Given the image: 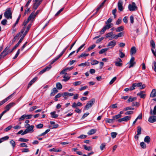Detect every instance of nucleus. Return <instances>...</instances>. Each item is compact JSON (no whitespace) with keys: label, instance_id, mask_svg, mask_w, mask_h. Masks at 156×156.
<instances>
[{"label":"nucleus","instance_id":"nucleus-1","mask_svg":"<svg viewBox=\"0 0 156 156\" xmlns=\"http://www.w3.org/2000/svg\"><path fill=\"white\" fill-rule=\"evenodd\" d=\"M150 113L151 115H154V116H150L149 119L148 121L151 123H153L156 121V105H155L153 111L152 109L150 110Z\"/></svg>","mask_w":156,"mask_h":156},{"label":"nucleus","instance_id":"nucleus-2","mask_svg":"<svg viewBox=\"0 0 156 156\" xmlns=\"http://www.w3.org/2000/svg\"><path fill=\"white\" fill-rule=\"evenodd\" d=\"M10 47V46H7L4 49V50L2 51V53L0 54V57L1 58H4L9 53H10V51H9V49Z\"/></svg>","mask_w":156,"mask_h":156},{"label":"nucleus","instance_id":"nucleus-3","mask_svg":"<svg viewBox=\"0 0 156 156\" xmlns=\"http://www.w3.org/2000/svg\"><path fill=\"white\" fill-rule=\"evenodd\" d=\"M12 12L10 8H9L6 10L5 12L4 16L8 19L12 18Z\"/></svg>","mask_w":156,"mask_h":156},{"label":"nucleus","instance_id":"nucleus-4","mask_svg":"<svg viewBox=\"0 0 156 156\" xmlns=\"http://www.w3.org/2000/svg\"><path fill=\"white\" fill-rule=\"evenodd\" d=\"M28 125L29 126L27 127V128L24 130L23 133H22V135H23L25 134L31 132V131L32 132H33V129L34 128V126L33 125L30 126V125L29 124H28Z\"/></svg>","mask_w":156,"mask_h":156},{"label":"nucleus","instance_id":"nucleus-5","mask_svg":"<svg viewBox=\"0 0 156 156\" xmlns=\"http://www.w3.org/2000/svg\"><path fill=\"white\" fill-rule=\"evenodd\" d=\"M128 9L130 11H133L137 9V7L136 6L135 3L133 2L132 4H129Z\"/></svg>","mask_w":156,"mask_h":156},{"label":"nucleus","instance_id":"nucleus-6","mask_svg":"<svg viewBox=\"0 0 156 156\" xmlns=\"http://www.w3.org/2000/svg\"><path fill=\"white\" fill-rule=\"evenodd\" d=\"M15 92L13 93L12 94H11L6 98L2 100V101H0V106L3 105L4 103H5V102H7L10 99L12 98L14 95V94Z\"/></svg>","mask_w":156,"mask_h":156},{"label":"nucleus","instance_id":"nucleus-7","mask_svg":"<svg viewBox=\"0 0 156 156\" xmlns=\"http://www.w3.org/2000/svg\"><path fill=\"white\" fill-rule=\"evenodd\" d=\"M113 24L110 23L109 24H106V25L103 27L102 29L101 30L100 33L101 34H103L106 30L108 29L113 26Z\"/></svg>","mask_w":156,"mask_h":156},{"label":"nucleus","instance_id":"nucleus-8","mask_svg":"<svg viewBox=\"0 0 156 156\" xmlns=\"http://www.w3.org/2000/svg\"><path fill=\"white\" fill-rule=\"evenodd\" d=\"M16 105L15 102H11L7 105L5 108V109L7 112L8 111L10 108L15 106Z\"/></svg>","mask_w":156,"mask_h":156},{"label":"nucleus","instance_id":"nucleus-9","mask_svg":"<svg viewBox=\"0 0 156 156\" xmlns=\"http://www.w3.org/2000/svg\"><path fill=\"white\" fill-rule=\"evenodd\" d=\"M135 58L133 57H132L130 59L129 62L128 64H129V68L133 67L136 64V62L134 61Z\"/></svg>","mask_w":156,"mask_h":156},{"label":"nucleus","instance_id":"nucleus-10","mask_svg":"<svg viewBox=\"0 0 156 156\" xmlns=\"http://www.w3.org/2000/svg\"><path fill=\"white\" fill-rule=\"evenodd\" d=\"M123 2L121 0H119L118 3V7L119 10L120 11H122L123 10V7L122 6Z\"/></svg>","mask_w":156,"mask_h":156},{"label":"nucleus","instance_id":"nucleus-11","mask_svg":"<svg viewBox=\"0 0 156 156\" xmlns=\"http://www.w3.org/2000/svg\"><path fill=\"white\" fill-rule=\"evenodd\" d=\"M134 84L135 87H139L140 89H144L146 87L145 85V84L142 85V83L141 82H140L138 83H134Z\"/></svg>","mask_w":156,"mask_h":156},{"label":"nucleus","instance_id":"nucleus-12","mask_svg":"<svg viewBox=\"0 0 156 156\" xmlns=\"http://www.w3.org/2000/svg\"><path fill=\"white\" fill-rule=\"evenodd\" d=\"M52 66L51 65L46 66L45 68L41 70L40 72V74H42L44 73L45 72L49 70L51 68Z\"/></svg>","mask_w":156,"mask_h":156},{"label":"nucleus","instance_id":"nucleus-13","mask_svg":"<svg viewBox=\"0 0 156 156\" xmlns=\"http://www.w3.org/2000/svg\"><path fill=\"white\" fill-rule=\"evenodd\" d=\"M37 79V77H35L31 80L28 84L27 89H28Z\"/></svg>","mask_w":156,"mask_h":156},{"label":"nucleus","instance_id":"nucleus-14","mask_svg":"<svg viewBox=\"0 0 156 156\" xmlns=\"http://www.w3.org/2000/svg\"><path fill=\"white\" fill-rule=\"evenodd\" d=\"M23 39V37H21L20 40L18 42L17 44H16L10 51V52H12L15 49H16L19 46L20 43L22 42Z\"/></svg>","mask_w":156,"mask_h":156},{"label":"nucleus","instance_id":"nucleus-15","mask_svg":"<svg viewBox=\"0 0 156 156\" xmlns=\"http://www.w3.org/2000/svg\"><path fill=\"white\" fill-rule=\"evenodd\" d=\"M145 91H141L138 93L137 94V95L139 96L141 98H145L146 96V94H145Z\"/></svg>","mask_w":156,"mask_h":156},{"label":"nucleus","instance_id":"nucleus-16","mask_svg":"<svg viewBox=\"0 0 156 156\" xmlns=\"http://www.w3.org/2000/svg\"><path fill=\"white\" fill-rule=\"evenodd\" d=\"M116 44V41L115 40H113L112 41H110L109 43H108L107 45V46H110L111 47L110 48H112Z\"/></svg>","mask_w":156,"mask_h":156},{"label":"nucleus","instance_id":"nucleus-17","mask_svg":"<svg viewBox=\"0 0 156 156\" xmlns=\"http://www.w3.org/2000/svg\"><path fill=\"white\" fill-rule=\"evenodd\" d=\"M41 2L42 1H40L39 2L38 1L37 2H35V3L34 4L33 7L34 10L37 9L38 7L41 4Z\"/></svg>","mask_w":156,"mask_h":156},{"label":"nucleus","instance_id":"nucleus-18","mask_svg":"<svg viewBox=\"0 0 156 156\" xmlns=\"http://www.w3.org/2000/svg\"><path fill=\"white\" fill-rule=\"evenodd\" d=\"M36 16L34 14V11L32 12L30 14V15L28 17V20H31V21L32 22L33 20L35 18Z\"/></svg>","mask_w":156,"mask_h":156},{"label":"nucleus","instance_id":"nucleus-19","mask_svg":"<svg viewBox=\"0 0 156 156\" xmlns=\"http://www.w3.org/2000/svg\"><path fill=\"white\" fill-rule=\"evenodd\" d=\"M95 99L94 98L91 99L88 101V108L91 107L94 105L95 102Z\"/></svg>","mask_w":156,"mask_h":156},{"label":"nucleus","instance_id":"nucleus-20","mask_svg":"<svg viewBox=\"0 0 156 156\" xmlns=\"http://www.w3.org/2000/svg\"><path fill=\"white\" fill-rule=\"evenodd\" d=\"M58 90L56 89V88L54 87L53 88L51 91V93L50 94L51 96H54L56 93L58 92Z\"/></svg>","mask_w":156,"mask_h":156},{"label":"nucleus","instance_id":"nucleus-21","mask_svg":"<svg viewBox=\"0 0 156 156\" xmlns=\"http://www.w3.org/2000/svg\"><path fill=\"white\" fill-rule=\"evenodd\" d=\"M68 74L67 73H66V75L63 76L64 79L62 80V81L66 82L69 80L70 77L68 76Z\"/></svg>","mask_w":156,"mask_h":156},{"label":"nucleus","instance_id":"nucleus-22","mask_svg":"<svg viewBox=\"0 0 156 156\" xmlns=\"http://www.w3.org/2000/svg\"><path fill=\"white\" fill-rule=\"evenodd\" d=\"M88 56V54L84 52L82 53L80 55H79L78 58H82L83 59H85Z\"/></svg>","mask_w":156,"mask_h":156},{"label":"nucleus","instance_id":"nucleus-23","mask_svg":"<svg viewBox=\"0 0 156 156\" xmlns=\"http://www.w3.org/2000/svg\"><path fill=\"white\" fill-rule=\"evenodd\" d=\"M150 96L151 97L154 98L156 96V89H153L151 92Z\"/></svg>","mask_w":156,"mask_h":156},{"label":"nucleus","instance_id":"nucleus-24","mask_svg":"<svg viewBox=\"0 0 156 156\" xmlns=\"http://www.w3.org/2000/svg\"><path fill=\"white\" fill-rule=\"evenodd\" d=\"M21 34L20 32H19L14 37V38H13L12 42H14L18 38L21 36Z\"/></svg>","mask_w":156,"mask_h":156},{"label":"nucleus","instance_id":"nucleus-25","mask_svg":"<svg viewBox=\"0 0 156 156\" xmlns=\"http://www.w3.org/2000/svg\"><path fill=\"white\" fill-rule=\"evenodd\" d=\"M73 95V93H69L68 92H64L62 93V96L63 97L64 96H72Z\"/></svg>","mask_w":156,"mask_h":156},{"label":"nucleus","instance_id":"nucleus-26","mask_svg":"<svg viewBox=\"0 0 156 156\" xmlns=\"http://www.w3.org/2000/svg\"><path fill=\"white\" fill-rule=\"evenodd\" d=\"M136 49L135 47H133L131 48L130 54L132 55L136 53Z\"/></svg>","mask_w":156,"mask_h":156},{"label":"nucleus","instance_id":"nucleus-27","mask_svg":"<svg viewBox=\"0 0 156 156\" xmlns=\"http://www.w3.org/2000/svg\"><path fill=\"white\" fill-rule=\"evenodd\" d=\"M85 45V44H83L77 50L76 53H78L79 51H82L84 48L83 47Z\"/></svg>","mask_w":156,"mask_h":156},{"label":"nucleus","instance_id":"nucleus-28","mask_svg":"<svg viewBox=\"0 0 156 156\" xmlns=\"http://www.w3.org/2000/svg\"><path fill=\"white\" fill-rule=\"evenodd\" d=\"M151 138L148 136H146L144 139V141L148 144L149 143L150 141Z\"/></svg>","mask_w":156,"mask_h":156},{"label":"nucleus","instance_id":"nucleus-29","mask_svg":"<svg viewBox=\"0 0 156 156\" xmlns=\"http://www.w3.org/2000/svg\"><path fill=\"white\" fill-rule=\"evenodd\" d=\"M97 131V129H92L88 132V134L92 135L95 133Z\"/></svg>","mask_w":156,"mask_h":156},{"label":"nucleus","instance_id":"nucleus-30","mask_svg":"<svg viewBox=\"0 0 156 156\" xmlns=\"http://www.w3.org/2000/svg\"><path fill=\"white\" fill-rule=\"evenodd\" d=\"M124 30V27L122 26L118 27L116 30V31L117 32H119L123 30Z\"/></svg>","mask_w":156,"mask_h":156},{"label":"nucleus","instance_id":"nucleus-31","mask_svg":"<svg viewBox=\"0 0 156 156\" xmlns=\"http://www.w3.org/2000/svg\"><path fill=\"white\" fill-rule=\"evenodd\" d=\"M108 49V48H106L101 49L99 51V54H102L105 52Z\"/></svg>","mask_w":156,"mask_h":156},{"label":"nucleus","instance_id":"nucleus-32","mask_svg":"<svg viewBox=\"0 0 156 156\" xmlns=\"http://www.w3.org/2000/svg\"><path fill=\"white\" fill-rule=\"evenodd\" d=\"M56 87L58 89L60 90L62 89V86L61 84L60 83H57L56 84Z\"/></svg>","mask_w":156,"mask_h":156},{"label":"nucleus","instance_id":"nucleus-33","mask_svg":"<svg viewBox=\"0 0 156 156\" xmlns=\"http://www.w3.org/2000/svg\"><path fill=\"white\" fill-rule=\"evenodd\" d=\"M55 113V112H52L50 113V114L51 115L52 118H56L58 116V115L57 114H56Z\"/></svg>","mask_w":156,"mask_h":156},{"label":"nucleus","instance_id":"nucleus-34","mask_svg":"<svg viewBox=\"0 0 156 156\" xmlns=\"http://www.w3.org/2000/svg\"><path fill=\"white\" fill-rule=\"evenodd\" d=\"M137 135H140L141 133V128L140 126H137Z\"/></svg>","mask_w":156,"mask_h":156},{"label":"nucleus","instance_id":"nucleus-35","mask_svg":"<svg viewBox=\"0 0 156 156\" xmlns=\"http://www.w3.org/2000/svg\"><path fill=\"white\" fill-rule=\"evenodd\" d=\"M49 151H54L55 152H58L61 151V150L60 149H56L55 148H53L50 149Z\"/></svg>","mask_w":156,"mask_h":156},{"label":"nucleus","instance_id":"nucleus-36","mask_svg":"<svg viewBox=\"0 0 156 156\" xmlns=\"http://www.w3.org/2000/svg\"><path fill=\"white\" fill-rule=\"evenodd\" d=\"M9 138V137L8 136H6L4 137L1 138L0 139L2 142L8 140Z\"/></svg>","mask_w":156,"mask_h":156},{"label":"nucleus","instance_id":"nucleus-37","mask_svg":"<svg viewBox=\"0 0 156 156\" xmlns=\"http://www.w3.org/2000/svg\"><path fill=\"white\" fill-rule=\"evenodd\" d=\"M122 117V115L120 114H118L117 115H115V116H113L112 118H113V119L114 120L115 119H118Z\"/></svg>","mask_w":156,"mask_h":156},{"label":"nucleus","instance_id":"nucleus-38","mask_svg":"<svg viewBox=\"0 0 156 156\" xmlns=\"http://www.w3.org/2000/svg\"><path fill=\"white\" fill-rule=\"evenodd\" d=\"M19 141L20 142H27L29 141V140L28 139H25L22 138H20L19 139Z\"/></svg>","mask_w":156,"mask_h":156},{"label":"nucleus","instance_id":"nucleus-39","mask_svg":"<svg viewBox=\"0 0 156 156\" xmlns=\"http://www.w3.org/2000/svg\"><path fill=\"white\" fill-rule=\"evenodd\" d=\"M10 144H11L12 147L13 149H14L16 146V143L14 140H12L10 142Z\"/></svg>","mask_w":156,"mask_h":156},{"label":"nucleus","instance_id":"nucleus-40","mask_svg":"<svg viewBox=\"0 0 156 156\" xmlns=\"http://www.w3.org/2000/svg\"><path fill=\"white\" fill-rule=\"evenodd\" d=\"M114 120L113 119V118H112V119H108L105 120V121L107 122L111 123H113L114 122Z\"/></svg>","mask_w":156,"mask_h":156},{"label":"nucleus","instance_id":"nucleus-41","mask_svg":"<svg viewBox=\"0 0 156 156\" xmlns=\"http://www.w3.org/2000/svg\"><path fill=\"white\" fill-rule=\"evenodd\" d=\"M151 44L152 48V49H154L155 47V45L154 41L153 40L151 41Z\"/></svg>","mask_w":156,"mask_h":156},{"label":"nucleus","instance_id":"nucleus-42","mask_svg":"<svg viewBox=\"0 0 156 156\" xmlns=\"http://www.w3.org/2000/svg\"><path fill=\"white\" fill-rule=\"evenodd\" d=\"M99 63V62L96 60H94L91 61L90 63L92 65H95L98 64Z\"/></svg>","mask_w":156,"mask_h":156},{"label":"nucleus","instance_id":"nucleus-43","mask_svg":"<svg viewBox=\"0 0 156 156\" xmlns=\"http://www.w3.org/2000/svg\"><path fill=\"white\" fill-rule=\"evenodd\" d=\"M136 99L135 97L132 98L131 97H129V98L128 100L129 102H132L133 101L136 100Z\"/></svg>","mask_w":156,"mask_h":156},{"label":"nucleus","instance_id":"nucleus-44","mask_svg":"<svg viewBox=\"0 0 156 156\" xmlns=\"http://www.w3.org/2000/svg\"><path fill=\"white\" fill-rule=\"evenodd\" d=\"M50 131V129H47L44 132L41 133L40 135H39L38 136H44V135H45V134H46V133H47Z\"/></svg>","mask_w":156,"mask_h":156},{"label":"nucleus","instance_id":"nucleus-45","mask_svg":"<svg viewBox=\"0 0 156 156\" xmlns=\"http://www.w3.org/2000/svg\"><path fill=\"white\" fill-rule=\"evenodd\" d=\"M119 57L122 58H124L125 56V55L120 50L119 51Z\"/></svg>","mask_w":156,"mask_h":156},{"label":"nucleus","instance_id":"nucleus-46","mask_svg":"<svg viewBox=\"0 0 156 156\" xmlns=\"http://www.w3.org/2000/svg\"><path fill=\"white\" fill-rule=\"evenodd\" d=\"M58 58L57 56L55 58L52 60L51 62L49 65H51V64L54 63L57 60H58Z\"/></svg>","mask_w":156,"mask_h":156},{"label":"nucleus","instance_id":"nucleus-47","mask_svg":"<svg viewBox=\"0 0 156 156\" xmlns=\"http://www.w3.org/2000/svg\"><path fill=\"white\" fill-rule=\"evenodd\" d=\"M64 8L63 7L60 9L55 14V16H57L63 10Z\"/></svg>","mask_w":156,"mask_h":156},{"label":"nucleus","instance_id":"nucleus-48","mask_svg":"<svg viewBox=\"0 0 156 156\" xmlns=\"http://www.w3.org/2000/svg\"><path fill=\"white\" fill-rule=\"evenodd\" d=\"M116 79L117 77L116 76L114 77L110 82L109 83V84L110 85L112 84L116 80Z\"/></svg>","mask_w":156,"mask_h":156},{"label":"nucleus","instance_id":"nucleus-49","mask_svg":"<svg viewBox=\"0 0 156 156\" xmlns=\"http://www.w3.org/2000/svg\"><path fill=\"white\" fill-rule=\"evenodd\" d=\"M113 32H111L107 34L106 35V38L110 37L113 35Z\"/></svg>","mask_w":156,"mask_h":156},{"label":"nucleus","instance_id":"nucleus-50","mask_svg":"<svg viewBox=\"0 0 156 156\" xmlns=\"http://www.w3.org/2000/svg\"><path fill=\"white\" fill-rule=\"evenodd\" d=\"M117 134V133L116 132H112L111 133V136L113 138H115Z\"/></svg>","mask_w":156,"mask_h":156},{"label":"nucleus","instance_id":"nucleus-51","mask_svg":"<svg viewBox=\"0 0 156 156\" xmlns=\"http://www.w3.org/2000/svg\"><path fill=\"white\" fill-rule=\"evenodd\" d=\"M43 125L42 124H39L36 125V128L37 129H41L43 127Z\"/></svg>","mask_w":156,"mask_h":156},{"label":"nucleus","instance_id":"nucleus-52","mask_svg":"<svg viewBox=\"0 0 156 156\" xmlns=\"http://www.w3.org/2000/svg\"><path fill=\"white\" fill-rule=\"evenodd\" d=\"M124 118L125 119L124 120H125V122H126L128 121V120H129L131 118V116H127L124 117Z\"/></svg>","mask_w":156,"mask_h":156},{"label":"nucleus","instance_id":"nucleus-53","mask_svg":"<svg viewBox=\"0 0 156 156\" xmlns=\"http://www.w3.org/2000/svg\"><path fill=\"white\" fill-rule=\"evenodd\" d=\"M12 128V126L11 125H10L7 127L6 128H5L4 130L5 132H7L9 130H10Z\"/></svg>","mask_w":156,"mask_h":156},{"label":"nucleus","instance_id":"nucleus-54","mask_svg":"<svg viewBox=\"0 0 156 156\" xmlns=\"http://www.w3.org/2000/svg\"><path fill=\"white\" fill-rule=\"evenodd\" d=\"M115 64L116 66L119 67L122 66V63L118 62H115Z\"/></svg>","mask_w":156,"mask_h":156},{"label":"nucleus","instance_id":"nucleus-55","mask_svg":"<svg viewBox=\"0 0 156 156\" xmlns=\"http://www.w3.org/2000/svg\"><path fill=\"white\" fill-rule=\"evenodd\" d=\"M31 25H31V23L29 24L26 28V31H25V32H26L27 33L28 32L30 28V27L31 26Z\"/></svg>","mask_w":156,"mask_h":156},{"label":"nucleus","instance_id":"nucleus-56","mask_svg":"<svg viewBox=\"0 0 156 156\" xmlns=\"http://www.w3.org/2000/svg\"><path fill=\"white\" fill-rule=\"evenodd\" d=\"M140 145L141 147L143 148H145L146 147L145 144L144 142H141L140 143Z\"/></svg>","mask_w":156,"mask_h":156},{"label":"nucleus","instance_id":"nucleus-57","mask_svg":"<svg viewBox=\"0 0 156 156\" xmlns=\"http://www.w3.org/2000/svg\"><path fill=\"white\" fill-rule=\"evenodd\" d=\"M38 108V107L37 106H33L30 108L29 111L30 112H32Z\"/></svg>","mask_w":156,"mask_h":156},{"label":"nucleus","instance_id":"nucleus-58","mask_svg":"<svg viewBox=\"0 0 156 156\" xmlns=\"http://www.w3.org/2000/svg\"><path fill=\"white\" fill-rule=\"evenodd\" d=\"M7 22V20L6 19H4L1 21V24L3 25H5Z\"/></svg>","mask_w":156,"mask_h":156},{"label":"nucleus","instance_id":"nucleus-59","mask_svg":"<svg viewBox=\"0 0 156 156\" xmlns=\"http://www.w3.org/2000/svg\"><path fill=\"white\" fill-rule=\"evenodd\" d=\"M122 19L120 18H119L118 20L116 22V24L118 25L121 23V22Z\"/></svg>","mask_w":156,"mask_h":156},{"label":"nucleus","instance_id":"nucleus-60","mask_svg":"<svg viewBox=\"0 0 156 156\" xmlns=\"http://www.w3.org/2000/svg\"><path fill=\"white\" fill-rule=\"evenodd\" d=\"M30 21V20L29 19V20H28V18L27 20H25L24 21L23 25L24 26H26V25Z\"/></svg>","mask_w":156,"mask_h":156},{"label":"nucleus","instance_id":"nucleus-61","mask_svg":"<svg viewBox=\"0 0 156 156\" xmlns=\"http://www.w3.org/2000/svg\"><path fill=\"white\" fill-rule=\"evenodd\" d=\"M20 146L21 147H27V144L24 143H23L20 144Z\"/></svg>","mask_w":156,"mask_h":156},{"label":"nucleus","instance_id":"nucleus-62","mask_svg":"<svg viewBox=\"0 0 156 156\" xmlns=\"http://www.w3.org/2000/svg\"><path fill=\"white\" fill-rule=\"evenodd\" d=\"M153 65L154 66H153L152 67L154 71L156 72V62L155 61H154L153 62Z\"/></svg>","mask_w":156,"mask_h":156},{"label":"nucleus","instance_id":"nucleus-63","mask_svg":"<svg viewBox=\"0 0 156 156\" xmlns=\"http://www.w3.org/2000/svg\"><path fill=\"white\" fill-rule=\"evenodd\" d=\"M123 21L124 23H127L128 22V17L127 16H125L123 19Z\"/></svg>","mask_w":156,"mask_h":156},{"label":"nucleus","instance_id":"nucleus-64","mask_svg":"<svg viewBox=\"0 0 156 156\" xmlns=\"http://www.w3.org/2000/svg\"><path fill=\"white\" fill-rule=\"evenodd\" d=\"M29 151V150L28 148H23L22 150V152H28Z\"/></svg>","mask_w":156,"mask_h":156}]
</instances>
